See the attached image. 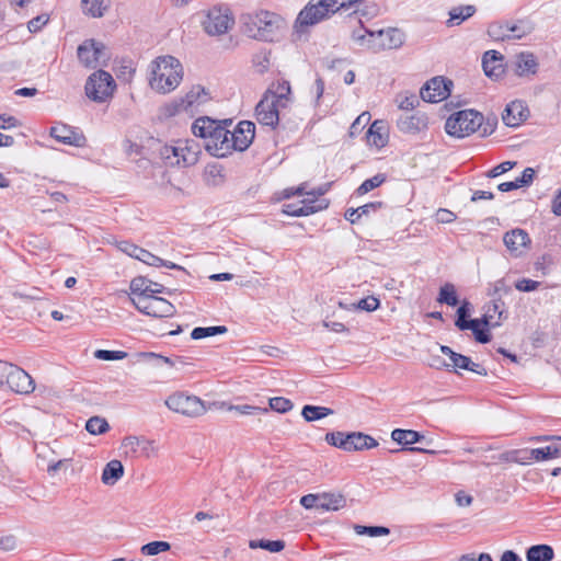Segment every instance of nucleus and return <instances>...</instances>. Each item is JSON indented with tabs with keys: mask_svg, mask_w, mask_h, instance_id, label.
<instances>
[{
	"mask_svg": "<svg viewBox=\"0 0 561 561\" xmlns=\"http://www.w3.org/2000/svg\"><path fill=\"white\" fill-rule=\"evenodd\" d=\"M160 154L162 159L167 161L170 165H176L175 159L180 157L178 153L175 146H164L161 148Z\"/></svg>",
	"mask_w": 561,
	"mask_h": 561,
	"instance_id": "nucleus-61",
	"label": "nucleus"
},
{
	"mask_svg": "<svg viewBox=\"0 0 561 561\" xmlns=\"http://www.w3.org/2000/svg\"><path fill=\"white\" fill-rule=\"evenodd\" d=\"M255 134V125L250 121L240 122L236 128L229 133L231 139V149L243 151L253 141Z\"/></svg>",
	"mask_w": 561,
	"mask_h": 561,
	"instance_id": "nucleus-15",
	"label": "nucleus"
},
{
	"mask_svg": "<svg viewBox=\"0 0 561 561\" xmlns=\"http://www.w3.org/2000/svg\"><path fill=\"white\" fill-rule=\"evenodd\" d=\"M514 460L519 463H527L529 461H542L553 459L561 456V445H549L541 448L515 450Z\"/></svg>",
	"mask_w": 561,
	"mask_h": 561,
	"instance_id": "nucleus-14",
	"label": "nucleus"
},
{
	"mask_svg": "<svg viewBox=\"0 0 561 561\" xmlns=\"http://www.w3.org/2000/svg\"><path fill=\"white\" fill-rule=\"evenodd\" d=\"M230 130L220 122L217 124L213 136L205 142V149L215 157L224 158L232 152L231 139L229 137Z\"/></svg>",
	"mask_w": 561,
	"mask_h": 561,
	"instance_id": "nucleus-12",
	"label": "nucleus"
},
{
	"mask_svg": "<svg viewBox=\"0 0 561 561\" xmlns=\"http://www.w3.org/2000/svg\"><path fill=\"white\" fill-rule=\"evenodd\" d=\"M386 181V175L382 173H378L375 176L365 180L357 188V195H364L377 187H379Z\"/></svg>",
	"mask_w": 561,
	"mask_h": 561,
	"instance_id": "nucleus-46",
	"label": "nucleus"
},
{
	"mask_svg": "<svg viewBox=\"0 0 561 561\" xmlns=\"http://www.w3.org/2000/svg\"><path fill=\"white\" fill-rule=\"evenodd\" d=\"M397 126L402 133L416 134L427 127V117L422 113H407L400 116Z\"/></svg>",
	"mask_w": 561,
	"mask_h": 561,
	"instance_id": "nucleus-23",
	"label": "nucleus"
},
{
	"mask_svg": "<svg viewBox=\"0 0 561 561\" xmlns=\"http://www.w3.org/2000/svg\"><path fill=\"white\" fill-rule=\"evenodd\" d=\"M171 546L167 541H152L141 547L140 552L144 556H156L160 552L170 550Z\"/></svg>",
	"mask_w": 561,
	"mask_h": 561,
	"instance_id": "nucleus-49",
	"label": "nucleus"
},
{
	"mask_svg": "<svg viewBox=\"0 0 561 561\" xmlns=\"http://www.w3.org/2000/svg\"><path fill=\"white\" fill-rule=\"evenodd\" d=\"M139 261L144 262L145 264L147 265H150V266H165L168 268H171V270H181V271H184V268L173 262H170V261H165L154 254H152L151 252H149L148 250L146 249H142L141 253H140V257H139Z\"/></svg>",
	"mask_w": 561,
	"mask_h": 561,
	"instance_id": "nucleus-37",
	"label": "nucleus"
},
{
	"mask_svg": "<svg viewBox=\"0 0 561 561\" xmlns=\"http://www.w3.org/2000/svg\"><path fill=\"white\" fill-rule=\"evenodd\" d=\"M300 504L307 510L319 512L339 511L346 505V499L341 493H310L300 499Z\"/></svg>",
	"mask_w": 561,
	"mask_h": 561,
	"instance_id": "nucleus-7",
	"label": "nucleus"
},
{
	"mask_svg": "<svg viewBox=\"0 0 561 561\" xmlns=\"http://www.w3.org/2000/svg\"><path fill=\"white\" fill-rule=\"evenodd\" d=\"M516 165V162L515 161H505V162H502L497 165H495L494 168H492L486 176L488 178H496L510 170H512L514 167Z\"/></svg>",
	"mask_w": 561,
	"mask_h": 561,
	"instance_id": "nucleus-58",
	"label": "nucleus"
},
{
	"mask_svg": "<svg viewBox=\"0 0 561 561\" xmlns=\"http://www.w3.org/2000/svg\"><path fill=\"white\" fill-rule=\"evenodd\" d=\"M81 8L85 14L92 18H101L108 4L106 0H82Z\"/></svg>",
	"mask_w": 561,
	"mask_h": 561,
	"instance_id": "nucleus-39",
	"label": "nucleus"
},
{
	"mask_svg": "<svg viewBox=\"0 0 561 561\" xmlns=\"http://www.w3.org/2000/svg\"><path fill=\"white\" fill-rule=\"evenodd\" d=\"M279 102L282 100L277 101V98L272 93H265L255 107L257 122L264 126L275 128L279 121V111L285 107Z\"/></svg>",
	"mask_w": 561,
	"mask_h": 561,
	"instance_id": "nucleus-10",
	"label": "nucleus"
},
{
	"mask_svg": "<svg viewBox=\"0 0 561 561\" xmlns=\"http://www.w3.org/2000/svg\"><path fill=\"white\" fill-rule=\"evenodd\" d=\"M352 39L362 48L375 53V48L373 47V45L378 43L376 32L366 28L354 30L352 33Z\"/></svg>",
	"mask_w": 561,
	"mask_h": 561,
	"instance_id": "nucleus-32",
	"label": "nucleus"
},
{
	"mask_svg": "<svg viewBox=\"0 0 561 561\" xmlns=\"http://www.w3.org/2000/svg\"><path fill=\"white\" fill-rule=\"evenodd\" d=\"M165 405L173 412L196 417L205 413L204 402L195 396L175 392L165 400Z\"/></svg>",
	"mask_w": 561,
	"mask_h": 561,
	"instance_id": "nucleus-8",
	"label": "nucleus"
},
{
	"mask_svg": "<svg viewBox=\"0 0 561 561\" xmlns=\"http://www.w3.org/2000/svg\"><path fill=\"white\" fill-rule=\"evenodd\" d=\"M553 558L554 551L548 545L531 546L526 551L527 561H551Z\"/></svg>",
	"mask_w": 561,
	"mask_h": 561,
	"instance_id": "nucleus-34",
	"label": "nucleus"
},
{
	"mask_svg": "<svg viewBox=\"0 0 561 561\" xmlns=\"http://www.w3.org/2000/svg\"><path fill=\"white\" fill-rule=\"evenodd\" d=\"M151 445L152 442L136 436H128L123 440V447L126 449V453L130 451L133 454H136L139 447L145 451L148 447H151Z\"/></svg>",
	"mask_w": 561,
	"mask_h": 561,
	"instance_id": "nucleus-43",
	"label": "nucleus"
},
{
	"mask_svg": "<svg viewBox=\"0 0 561 561\" xmlns=\"http://www.w3.org/2000/svg\"><path fill=\"white\" fill-rule=\"evenodd\" d=\"M131 302L138 311L150 317H172L175 313L174 306L161 297L141 296L133 298Z\"/></svg>",
	"mask_w": 561,
	"mask_h": 561,
	"instance_id": "nucleus-9",
	"label": "nucleus"
},
{
	"mask_svg": "<svg viewBox=\"0 0 561 561\" xmlns=\"http://www.w3.org/2000/svg\"><path fill=\"white\" fill-rule=\"evenodd\" d=\"M5 385H8L12 391L21 394H27L34 390V380L32 377L25 370L13 364Z\"/></svg>",
	"mask_w": 561,
	"mask_h": 561,
	"instance_id": "nucleus-17",
	"label": "nucleus"
},
{
	"mask_svg": "<svg viewBox=\"0 0 561 561\" xmlns=\"http://www.w3.org/2000/svg\"><path fill=\"white\" fill-rule=\"evenodd\" d=\"M437 301L440 304H446L451 307L458 305L459 300L456 293V288L451 283H446L440 287Z\"/></svg>",
	"mask_w": 561,
	"mask_h": 561,
	"instance_id": "nucleus-41",
	"label": "nucleus"
},
{
	"mask_svg": "<svg viewBox=\"0 0 561 561\" xmlns=\"http://www.w3.org/2000/svg\"><path fill=\"white\" fill-rule=\"evenodd\" d=\"M249 547L251 549H265L270 552H279L285 548V542L283 540H267V539H259V540H250Z\"/></svg>",
	"mask_w": 561,
	"mask_h": 561,
	"instance_id": "nucleus-42",
	"label": "nucleus"
},
{
	"mask_svg": "<svg viewBox=\"0 0 561 561\" xmlns=\"http://www.w3.org/2000/svg\"><path fill=\"white\" fill-rule=\"evenodd\" d=\"M378 43L373 45L375 53L385 49H397L400 48L404 41L405 35L399 28L390 27L387 30L376 31Z\"/></svg>",
	"mask_w": 561,
	"mask_h": 561,
	"instance_id": "nucleus-18",
	"label": "nucleus"
},
{
	"mask_svg": "<svg viewBox=\"0 0 561 561\" xmlns=\"http://www.w3.org/2000/svg\"><path fill=\"white\" fill-rule=\"evenodd\" d=\"M204 181L208 186H219L225 182L224 168L218 163H209L204 171Z\"/></svg>",
	"mask_w": 561,
	"mask_h": 561,
	"instance_id": "nucleus-35",
	"label": "nucleus"
},
{
	"mask_svg": "<svg viewBox=\"0 0 561 561\" xmlns=\"http://www.w3.org/2000/svg\"><path fill=\"white\" fill-rule=\"evenodd\" d=\"M503 55L496 50H488L482 58L484 73L490 78H499L503 71Z\"/></svg>",
	"mask_w": 561,
	"mask_h": 561,
	"instance_id": "nucleus-28",
	"label": "nucleus"
},
{
	"mask_svg": "<svg viewBox=\"0 0 561 561\" xmlns=\"http://www.w3.org/2000/svg\"><path fill=\"white\" fill-rule=\"evenodd\" d=\"M333 414V410L327 407L307 404L302 408L301 415L307 422L318 421Z\"/></svg>",
	"mask_w": 561,
	"mask_h": 561,
	"instance_id": "nucleus-38",
	"label": "nucleus"
},
{
	"mask_svg": "<svg viewBox=\"0 0 561 561\" xmlns=\"http://www.w3.org/2000/svg\"><path fill=\"white\" fill-rule=\"evenodd\" d=\"M480 325H482L481 319H477L476 325L473 327V329L470 330L473 332L477 342L482 344L489 343L492 337L488 329L489 327L480 328Z\"/></svg>",
	"mask_w": 561,
	"mask_h": 561,
	"instance_id": "nucleus-54",
	"label": "nucleus"
},
{
	"mask_svg": "<svg viewBox=\"0 0 561 561\" xmlns=\"http://www.w3.org/2000/svg\"><path fill=\"white\" fill-rule=\"evenodd\" d=\"M234 24V19L230 8L226 4L213 5L203 21V26L208 35L226 34Z\"/></svg>",
	"mask_w": 561,
	"mask_h": 561,
	"instance_id": "nucleus-4",
	"label": "nucleus"
},
{
	"mask_svg": "<svg viewBox=\"0 0 561 561\" xmlns=\"http://www.w3.org/2000/svg\"><path fill=\"white\" fill-rule=\"evenodd\" d=\"M510 39H520L531 32V26L523 21L518 23H508Z\"/></svg>",
	"mask_w": 561,
	"mask_h": 561,
	"instance_id": "nucleus-48",
	"label": "nucleus"
},
{
	"mask_svg": "<svg viewBox=\"0 0 561 561\" xmlns=\"http://www.w3.org/2000/svg\"><path fill=\"white\" fill-rule=\"evenodd\" d=\"M219 122L214 121L209 117H199L192 125V131L196 137L203 139L204 142L210 139L213 131ZM205 147V144H203Z\"/></svg>",
	"mask_w": 561,
	"mask_h": 561,
	"instance_id": "nucleus-30",
	"label": "nucleus"
},
{
	"mask_svg": "<svg viewBox=\"0 0 561 561\" xmlns=\"http://www.w3.org/2000/svg\"><path fill=\"white\" fill-rule=\"evenodd\" d=\"M334 13L331 4L327 0H319L317 3L309 2L298 14L295 21V31L297 33L307 32L312 26Z\"/></svg>",
	"mask_w": 561,
	"mask_h": 561,
	"instance_id": "nucleus-6",
	"label": "nucleus"
},
{
	"mask_svg": "<svg viewBox=\"0 0 561 561\" xmlns=\"http://www.w3.org/2000/svg\"><path fill=\"white\" fill-rule=\"evenodd\" d=\"M183 79L181 62L173 56L158 57L151 64L149 84L152 90L165 94L173 91Z\"/></svg>",
	"mask_w": 561,
	"mask_h": 561,
	"instance_id": "nucleus-1",
	"label": "nucleus"
},
{
	"mask_svg": "<svg viewBox=\"0 0 561 561\" xmlns=\"http://www.w3.org/2000/svg\"><path fill=\"white\" fill-rule=\"evenodd\" d=\"M149 282L150 280L145 277H135L130 282L131 294L136 295V297L145 296Z\"/></svg>",
	"mask_w": 561,
	"mask_h": 561,
	"instance_id": "nucleus-56",
	"label": "nucleus"
},
{
	"mask_svg": "<svg viewBox=\"0 0 561 561\" xmlns=\"http://www.w3.org/2000/svg\"><path fill=\"white\" fill-rule=\"evenodd\" d=\"M391 438L401 445H412L420 442L423 435L413 430L396 428L391 433Z\"/></svg>",
	"mask_w": 561,
	"mask_h": 561,
	"instance_id": "nucleus-36",
	"label": "nucleus"
},
{
	"mask_svg": "<svg viewBox=\"0 0 561 561\" xmlns=\"http://www.w3.org/2000/svg\"><path fill=\"white\" fill-rule=\"evenodd\" d=\"M450 87H453V81L435 77L421 89V99L430 103L440 102L449 96Z\"/></svg>",
	"mask_w": 561,
	"mask_h": 561,
	"instance_id": "nucleus-13",
	"label": "nucleus"
},
{
	"mask_svg": "<svg viewBox=\"0 0 561 561\" xmlns=\"http://www.w3.org/2000/svg\"><path fill=\"white\" fill-rule=\"evenodd\" d=\"M80 62L87 68H95L108 59L106 47L103 43L87 39L77 49Z\"/></svg>",
	"mask_w": 561,
	"mask_h": 561,
	"instance_id": "nucleus-11",
	"label": "nucleus"
},
{
	"mask_svg": "<svg viewBox=\"0 0 561 561\" xmlns=\"http://www.w3.org/2000/svg\"><path fill=\"white\" fill-rule=\"evenodd\" d=\"M540 286V283L529 278H522L515 283V288L519 291H534Z\"/></svg>",
	"mask_w": 561,
	"mask_h": 561,
	"instance_id": "nucleus-60",
	"label": "nucleus"
},
{
	"mask_svg": "<svg viewBox=\"0 0 561 561\" xmlns=\"http://www.w3.org/2000/svg\"><path fill=\"white\" fill-rule=\"evenodd\" d=\"M270 408L279 413H286L294 408L289 399L283 397H275L270 399Z\"/></svg>",
	"mask_w": 561,
	"mask_h": 561,
	"instance_id": "nucleus-51",
	"label": "nucleus"
},
{
	"mask_svg": "<svg viewBox=\"0 0 561 561\" xmlns=\"http://www.w3.org/2000/svg\"><path fill=\"white\" fill-rule=\"evenodd\" d=\"M503 241L514 255H519L523 249L530 243V238L525 230L513 229L504 234Z\"/></svg>",
	"mask_w": 561,
	"mask_h": 561,
	"instance_id": "nucleus-25",
	"label": "nucleus"
},
{
	"mask_svg": "<svg viewBox=\"0 0 561 561\" xmlns=\"http://www.w3.org/2000/svg\"><path fill=\"white\" fill-rule=\"evenodd\" d=\"M380 301L374 296H368L366 298L360 299L357 304H353L354 309H359L364 311H375L379 308Z\"/></svg>",
	"mask_w": 561,
	"mask_h": 561,
	"instance_id": "nucleus-52",
	"label": "nucleus"
},
{
	"mask_svg": "<svg viewBox=\"0 0 561 561\" xmlns=\"http://www.w3.org/2000/svg\"><path fill=\"white\" fill-rule=\"evenodd\" d=\"M49 18L46 14L38 15L33 18L27 23V28L32 33H36L42 30V27L48 22Z\"/></svg>",
	"mask_w": 561,
	"mask_h": 561,
	"instance_id": "nucleus-63",
	"label": "nucleus"
},
{
	"mask_svg": "<svg viewBox=\"0 0 561 561\" xmlns=\"http://www.w3.org/2000/svg\"><path fill=\"white\" fill-rule=\"evenodd\" d=\"M476 12V8L473 5H460L454 8L449 12V23L451 25H458L468 18L472 16Z\"/></svg>",
	"mask_w": 561,
	"mask_h": 561,
	"instance_id": "nucleus-40",
	"label": "nucleus"
},
{
	"mask_svg": "<svg viewBox=\"0 0 561 561\" xmlns=\"http://www.w3.org/2000/svg\"><path fill=\"white\" fill-rule=\"evenodd\" d=\"M49 134L54 139L64 145L83 147L87 142L82 131L66 124L53 126Z\"/></svg>",
	"mask_w": 561,
	"mask_h": 561,
	"instance_id": "nucleus-16",
	"label": "nucleus"
},
{
	"mask_svg": "<svg viewBox=\"0 0 561 561\" xmlns=\"http://www.w3.org/2000/svg\"><path fill=\"white\" fill-rule=\"evenodd\" d=\"M355 530L357 535L371 538L387 536L390 533V528H355Z\"/></svg>",
	"mask_w": 561,
	"mask_h": 561,
	"instance_id": "nucleus-59",
	"label": "nucleus"
},
{
	"mask_svg": "<svg viewBox=\"0 0 561 561\" xmlns=\"http://www.w3.org/2000/svg\"><path fill=\"white\" fill-rule=\"evenodd\" d=\"M529 110L525 102L520 100L512 101L506 105L502 113V121L508 127H518L527 119Z\"/></svg>",
	"mask_w": 561,
	"mask_h": 561,
	"instance_id": "nucleus-19",
	"label": "nucleus"
},
{
	"mask_svg": "<svg viewBox=\"0 0 561 561\" xmlns=\"http://www.w3.org/2000/svg\"><path fill=\"white\" fill-rule=\"evenodd\" d=\"M175 148L180 153V157L175 159L178 167L194 165L198 161L201 149L194 140L179 141Z\"/></svg>",
	"mask_w": 561,
	"mask_h": 561,
	"instance_id": "nucleus-22",
	"label": "nucleus"
},
{
	"mask_svg": "<svg viewBox=\"0 0 561 561\" xmlns=\"http://www.w3.org/2000/svg\"><path fill=\"white\" fill-rule=\"evenodd\" d=\"M126 356L127 353L123 351L98 350L94 352V357L102 360H119Z\"/></svg>",
	"mask_w": 561,
	"mask_h": 561,
	"instance_id": "nucleus-53",
	"label": "nucleus"
},
{
	"mask_svg": "<svg viewBox=\"0 0 561 561\" xmlns=\"http://www.w3.org/2000/svg\"><path fill=\"white\" fill-rule=\"evenodd\" d=\"M504 313V302L502 298H494L484 306V313L480 318L483 327L495 328L501 324Z\"/></svg>",
	"mask_w": 561,
	"mask_h": 561,
	"instance_id": "nucleus-24",
	"label": "nucleus"
},
{
	"mask_svg": "<svg viewBox=\"0 0 561 561\" xmlns=\"http://www.w3.org/2000/svg\"><path fill=\"white\" fill-rule=\"evenodd\" d=\"M266 93H272L273 95H275L277 98V101L282 100L279 104L286 107L289 102L288 94L290 93V85L287 81H284L283 83L278 84L277 90L275 92L268 90Z\"/></svg>",
	"mask_w": 561,
	"mask_h": 561,
	"instance_id": "nucleus-55",
	"label": "nucleus"
},
{
	"mask_svg": "<svg viewBox=\"0 0 561 561\" xmlns=\"http://www.w3.org/2000/svg\"><path fill=\"white\" fill-rule=\"evenodd\" d=\"M346 433L344 432H330L325 434V442L336 448L346 451Z\"/></svg>",
	"mask_w": 561,
	"mask_h": 561,
	"instance_id": "nucleus-50",
	"label": "nucleus"
},
{
	"mask_svg": "<svg viewBox=\"0 0 561 561\" xmlns=\"http://www.w3.org/2000/svg\"><path fill=\"white\" fill-rule=\"evenodd\" d=\"M116 83L107 71L93 72L85 82V94L95 102H104L113 95Z\"/></svg>",
	"mask_w": 561,
	"mask_h": 561,
	"instance_id": "nucleus-5",
	"label": "nucleus"
},
{
	"mask_svg": "<svg viewBox=\"0 0 561 561\" xmlns=\"http://www.w3.org/2000/svg\"><path fill=\"white\" fill-rule=\"evenodd\" d=\"M124 474V467L119 460L110 461L102 472V482L106 485L115 484Z\"/></svg>",
	"mask_w": 561,
	"mask_h": 561,
	"instance_id": "nucleus-33",
	"label": "nucleus"
},
{
	"mask_svg": "<svg viewBox=\"0 0 561 561\" xmlns=\"http://www.w3.org/2000/svg\"><path fill=\"white\" fill-rule=\"evenodd\" d=\"M85 430L93 435H101L110 430V425L105 419L92 416L87 421Z\"/></svg>",
	"mask_w": 561,
	"mask_h": 561,
	"instance_id": "nucleus-45",
	"label": "nucleus"
},
{
	"mask_svg": "<svg viewBox=\"0 0 561 561\" xmlns=\"http://www.w3.org/2000/svg\"><path fill=\"white\" fill-rule=\"evenodd\" d=\"M241 21L251 37L267 41L278 28L280 18L270 11H260L243 14Z\"/></svg>",
	"mask_w": 561,
	"mask_h": 561,
	"instance_id": "nucleus-2",
	"label": "nucleus"
},
{
	"mask_svg": "<svg viewBox=\"0 0 561 561\" xmlns=\"http://www.w3.org/2000/svg\"><path fill=\"white\" fill-rule=\"evenodd\" d=\"M367 142L376 148H382L388 144L389 134L385 121H375L367 131Z\"/></svg>",
	"mask_w": 561,
	"mask_h": 561,
	"instance_id": "nucleus-29",
	"label": "nucleus"
},
{
	"mask_svg": "<svg viewBox=\"0 0 561 561\" xmlns=\"http://www.w3.org/2000/svg\"><path fill=\"white\" fill-rule=\"evenodd\" d=\"M496 126H497V118L495 116L488 117L485 122H484V119L482 121L481 126L479 127V129L477 131L480 133L481 137H488L494 133Z\"/></svg>",
	"mask_w": 561,
	"mask_h": 561,
	"instance_id": "nucleus-57",
	"label": "nucleus"
},
{
	"mask_svg": "<svg viewBox=\"0 0 561 561\" xmlns=\"http://www.w3.org/2000/svg\"><path fill=\"white\" fill-rule=\"evenodd\" d=\"M210 100L209 93L201 85L193 87L178 104L179 111L194 113L201 105Z\"/></svg>",
	"mask_w": 561,
	"mask_h": 561,
	"instance_id": "nucleus-20",
	"label": "nucleus"
},
{
	"mask_svg": "<svg viewBox=\"0 0 561 561\" xmlns=\"http://www.w3.org/2000/svg\"><path fill=\"white\" fill-rule=\"evenodd\" d=\"M370 121V114L368 112L362 113L351 125L350 134L354 136L359 133L360 129Z\"/></svg>",
	"mask_w": 561,
	"mask_h": 561,
	"instance_id": "nucleus-62",
	"label": "nucleus"
},
{
	"mask_svg": "<svg viewBox=\"0 0 561 561\" xmlns=\"http://www.w3.org/2000/svg\"><path fill=\"white\" fill-rule=\"evenodd\" d=\"M537 60L530 53H522L517 56L516 73L519 77L535 75L537 72Z\"/></svg>",
	"mask_w": 561,
	"mask_h": 561,
	"instance_id": "nucleus-31",
	"label": "nucleus"
},
{
	"mask_svg": "<svg viewBox=\"0 0 561 561\" xmlns=\"http://www.w3.org/2000/svg\"><path fill=\"white\" fill-rule=\"evenodd\" d=\"M314 201L307 202H300V203H291V204H285L283 211L286 215L295 216V217H301V216H308L311 214H314L319 210H322L328 207V202L321 201L319 205H313Z\"/></svg>",
	"mask_w": 561,
	"mask_h": 561,
	"instance_id": "nucleus-27",
	"label": "nucleus"
},
{
	"mask_svg": "<svg viewBox=\"0 0 561 561\" xmlns=\"http://www.w3.org/2000/svg\"><path fill=\"white\" fill-rule=\"evenodd\" d=\"M420 100L416 95H405L399 103V107L401 110L410 111L413 110L416 105H419Z\"/></svg>",
	"mask_w": 561,
	"mask_h": 561,
	"instance_id": "nucleus-64",
	"label": "nucleus"
},
{
	"mask_svg": "<svg viewBox=\"0 0 561 561\" xmlns=\"http://www.w3.org/2000/svg\"><path fill=\"white\" fill-rule=\"evenodd\" d=\"M227 331H228V329L225 325H216V327H207V328L197 327V328L193 329V331L191 332V337L193 340H199V339H204V337H208V336H214L217 334H224Z\"/></svg>",
	"mask_w": 561,
	"mask_h": 561,
	"instance_id": "nucleus-44",
	"label": "nucleus"
},
{
	"mask_svg": "<svg viewBox=\"0 0 561 561\" xmlns=\"http://www.w3.org/2000/svg\"><path fill=\"white\" fill-rule=\"evenodd\" d=\"M488 34L494 41L510 39L508 23H492L488 27Z\"/></svg>",
	"mask_w": 561,
	"mask_h": 561,
	"instance_id": "nucleus-47",
	"label": "nucleus"
},
{
	"mask_svg": "<svg viewBox=\"0 0 561 561\" xmlns=\"http://www.w3.org/2000/svg\"><path fill=\"white\" fill-rule=\"evenodd\" d=\"M483 121V115L474 110H463L453 114L445 124V129L450 136L467 137L476 133Z\"/></svg>",
	"mask_w": 561,
	"mask_h": 561,
	"instance_id": "nucleus-3",
	"label": "nucleus"
},
{
	"mask_svg": "<svg viewBox=\"0 0 561 561\" xmlns=\"http://www.w3.org/2000/svg\"><path fill=\"white\" fill-rule=\"evenodd\" d=\"M346 451L371 449L378 446V442L370 435L362 432L346 433Z\"/></svg>",
	"mask_w": 561,
	"mask_h": 561,
	"instance_id": "nucleus-26",
	"label": "nucleus"
},
{
	"mask_svg": "<svg viewBox=\"0 0 561 561\" xmlns=\"http://www.w3.org/2000/svg\"><path fill=\"white\" fill-rule=\"evenodd\" d=\"M450 362H451L450 364H447V363L442 362L440 359H437L436 363L431 364V366L436 367V368H440L442 366H444L447 369L460 368V369H466V370L476 373L481 376H485L488 374L486 369L483 366H481L480 364L473 363L470 357L465 356L459 353H456Z\"/></svg>",
	"mask_w": 561,
	"mask_h": 561,
	"instance_id": "nucleus-21",
	"label": "nucleus"
}]
</instances>
